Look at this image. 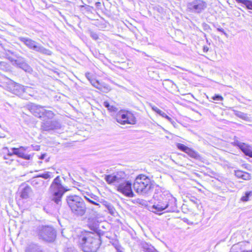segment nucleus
Wrapping results in <instances>:
<instances>
[{
	"label": "nucleus",
	"mask_w": 252,
	"mask_h": 252,
	"mask_svg": "<svg viewBox=\"0 0 252 252\" xmlns=\"http://www.w3.org/2000/svg\"><path fill=\"white\" fill-rule=\"evenodd\" d=\"M176 198L171 193L164 191L160 195L158 203L153 206L152 211L157 213L166 209H168L169 212L173 211L176 206Z\"/></svg>",
	"instance_id": "obj_1"
},
{
	"label": "nucleus",
	"mask_w": 252,
	"mask_h": 252,
	"mask_svg": "<svg viewBox=\"0 0 252 252\" xmlns=\"http://www.w3.org/2000/svg\"><path fill=\"white\" fill-rule=\"evenodd\" d=\"M94 234L85 232L79 238V244L84 252H96L99 247V240L94 237Z\"/></svg>",
	"instance_id": "obj_2"
},
{
	"label": "nucleus",
	"mask_w": 252,
	"mask_h": 252,
	"mask_svg": "<svg viewBox=\"0 0 252 252\" xmlns=\"http://www.w3.org/2000/svg\"><path fill=\"white\" fill-rule=\"evenodd\" d=\"M72 213L77 216H82L86 212V207L83 199L78 195H69L66 199Z\"/></svg>",
	"instance_id": "obj_3"
},
{
	"label": "nucleus",
	"mask_w": 252,
	"mask_h": 252,
	"mask_svg": "<svg viewBox=\"0 0 252 252\" xmlns=\"http://www.w3.org/2000/svg\"><path fill=\"white\" fill-rule=\"evenodd\" d=\"M152 184L151 180L144 175H139L133 183L134 190L139 194H145L151 190Z\"/></svg>",
	"instance_id": "obj_4"
},
{
	"label": "nucleus",
	"mask_w": 252,
	"mask_h": 252,
	"mask_svg": "<svg viewBox=\"0 0 252 252\" xmlns=\"http://www.w3.org/2000/svg\"><path fill=\"white\" fill-rule=\"evenodd\" d=\"M67 190L61 183L60 178L57 176L52 182L50 191L52 195V200L57 204H59L63 193Z\"/></svg>",
	"instance_id": "obj_5"
},
{
	"label": "nucleus",
	"mask_w": 252,
	"mask_h": 252,
	"mask_svg": "<svg viewBox=\"0 0 252 252\" xmlns=\"http://www.w3.org/2000/svg\"><path fill=\"white\" fill-rule=\"evenodd\" d=\"M118 123L122 125H134L136 123V119L134 115L128 111L122 110L118 112L116 116Z\"/></svg>",
	"instance_id": "obj_6"
},
{
	"label": "nucleus",
	"mask_w": 252,
	"mask_h": 252,
	"mask_svg": "<svg viewBox=\"0 0 252 252\" xmlns=\"http://www.w3.org/2000/svg\"><path fill=\"white\" fill-rule=\"evenodd\" d=\"M37 235L40 239L47 242L54 241L56 237L54 229L53 227L48 226L39 227Z\"/></svg>",
	"instance_id": "obj_7"
},
{
	"label": "nucleus",
	"mask_w": 252,
	"mask_h": 252,
	"mask_svg": "<svg viewBox=\"0 0 252 252\" xmlns=\"http://www.w3.org/2000/svg\"><path fill=\"white\" fill-rule=\"evenodd\" d=\"M20 40L29 48L35 51L39 52L47 55H50L51 53V51L39 45L37 43L31 39L21 37Z\"/></svg>",
	"instance_id": "obj_8"
},
{
	"label": "nucleus",
	"mask_w": 252,
	"mask_h": 252,
	"mask_svg": "<svg viewBox=\"0 0 252 252\" xmlns=\"http://www.w3.org/2000/svg\"><path fill=\"white\" fill-rule=\"evenodd\" d=\"M117 190L128 197H133L134 194L131 189V184L128 181H126L122 178V181L116 187Z\"/></svg>",
	"instance_id": "obj_9"
},
{
	"label": "nucleus",
	"mask_w": 252,
	"mask_h": 252,
	"mask_svg": "<svg viewBox=\"0 0 252 252\" xmlns=\"http://www.w3.org/2000/svg\"><path fill=\"white\" fill-rule=\"evenodd\" d=\"M9 88L13 94L18 95H22L24 93H28L30 95H32L30 94L32 90L31 87H24L15 82H12Z\"/></svg>",
	"instance_id": "obj_10"
},
{
	"label": "nucleus",
	"mask_w": 252,
	"mask_h": 252,
	"mask_svg": "<svg viewBox=\"0 0 252 252\" xmlns=\"http://www.w3.org/2000/svg\"><path fill=\"white\" fill-rule=\"evenodd\" d=\"M234 144L238 147L245 155L252 158V146L238 140L235 141Z\"/></svg>",
	"instance_id": "obj_11"
},
{
	"label": "nucleus",
	"mask_w": 252,
	"mask_h": 252,
	"mask_svg": "<svg viewBox=\"0 0 252 252\" xmlns=\"http://www.w3.org/2000/svg\"><path fill=\"white\" fill-rule=\"evenodd\" d=\"M206 7V4L202 0H195L189 5V8L194 12L199 13Z\"/></svg>",
	"instance_id": "obj_12"
},
{
	"label": "nucleus",
	"mask_w": 252,
	"mask_h": 252,
	"mask_svg": "<svg viewBox=\"0 0 252 252\" xmlns=\"http://www.w3.org/2000/svg\"><path fill=\"white\" fill-rule=\"evenodd\" d=\"M89 80L93 86L103 92L107 93L111 90V88L108 85L104 83H100L95 79L90 80L89 79Z\"/></svg>",
	"instance_id": "obj_13"
},
{
	"label": "nucleus",
	"mask_w": 252,
	"mask_h": 252,
	"mask_svg": "<svg viewBox=\"0 0 252 252\" xmlns=\"http://www.w3.org/2000/svg\"><path fill=\"white\" fill-rule=\"evenodd\" d=\"M20 197L24 199L29 198L32 194V188L27 185H22L21 186Z\"/></svg>",
	"instance_id": "obj_14"
},
{
	"label": "nucleus",
	"mask_w": 252,
	"mask_h": 252,
	"mask_svg": "<svg viewBox=\"0 0 252 252\" xmlns=\"http://www.w3.org/2000/svg\"><path fill=\"white\" fill-rule=\"evenodd\" d=\"M104 179L108 184L114 185L116 187L122 181V178L114 174L105 175Z\"/></svg>",
	"instance_id": "obj_15"
},
{
	"label": "nucleus",
	"mask_w": 252,
	"mask_h": 252,
	"mask_svg": "<svg viewBox=\"0 0 252 252\" xmlns=\"http://www.w3.org/2000/svg\"><path fill=\"white\" fill-rule=\"evenodd\" d=\"M176 146L178 149L185 152L190 157L197 158L198 156L197 153L192 149H190L181 143H177Z\"/></svg>",
	"instance_id": "obj_16"
},
{
	"label": "nucleus",
	"mask_w": 252,
	"mask_h": 252,
	"mask_svg": "<svg viewBox=\"0 0 252 252\" xmlns=\"http://www.w3.org/2000/svg\"><path fill=\"white\" fill-rule=\"evenodd\" d=\"M27 148V147H20L19 148H13L11 149L12 152L8 153V156L16 155L19 157V158H26L25 157V152Z\"/></svg>",
	"instance_id": "obj_17"
},
{
	"label": "nucleus",
	"mask_w": 252,
	"mask_h": 252,
	"mask_svg": "<svg viewBox=\"0 0 252 252\" xmlns=\"http://www.w3.org/2000/svg\"><path fill=\"white\" fill-rule=\"evenodd\" d=\"M31 184L33 187L36 189H41L43 187H46L44 181L40 178L38 176L32 179Z\"/></svg>",
	"instance_id": "obj_18"
},
{
	"label": "nucleus",
	"mask_w": 252,
	"mask_h": 252,
	"mask_svg": "<svg viewBox=\"0 0 252 252\" xmlns=\"http://www.w3.org/2000/svg\"><path fill=\"white\" fill-rule=\"evenodd\" d=\"M25 252H43L41 247L36 243H32L27 245Z\"/></svg>",
	"instance_id": "obj_19"
},
{
	"label": "nucleus",
	"mask_w": 252,
	"mask_h": 252,
	"mask_svg": "<svg viewBox=\"0 0 252 252\" xmlns=\"http://www.w3.org/2000/svg\"><path fill=\"white\" fill-rule=\"evenodd\" d=\"M32 110L33 114L40 118L43 117L45 112V109L41 106L35 105L33 106Z\"/></svg>",
	"instance_id": "obj_20"
},
{
	"label": "nucleus",
	"mask_w": 252,
	"mask_h": 252,
	"mask_svg": "<svg viewBox=\"0 0 252 252\" xmlns=\"http://www.w3.org/2000/svg\"><path fill=\"white\" fill-rule=\"evenodd\" d=\"M57 125V124L55 122L47 121L43 123L42 127L45 130H49L56 128L58 127Z\"/></svg>",
	"instance_id": "obj_21"
},
{
	"label": "nucleus",
	"mask_w": 252,
	"mask_h": 252,
	"mask_svg": "<svg viewBox=\"0 0 252 252\" xmlns=\"http://www.w3.org/2000/svg\"><path fill=\"white\" fill-rule=\"evenodd\" d=\"M9 60L13 62H14V63L17 65L19 66L20 68H22L26 71L30 72L31 70V68L29 66H28L26 63H20L18 61L16 60H13L9 58Z\"/></svg>",
	"instance_id": "obj_22"
},
{
	"label": "nucleus",
	"mask_w": 252,
	"mask_h": 252,
	"mask_svg": "<svg viewBox=\"0 0 252 252\" xmlns=\"http://www.w3.org/2000/svg\"><path fill=\"white\" fill-rule=\"evenodd\" d=\"M238 3L244 4L248 9L252 10V1L248 0H236Z\"/></svg>",
	"instance_id": "obj_23"
},
{
	"label": "nucleus",
	"mask_w": 252,
	"mask_h": 252,
	"mask_svg": "<svg viewBox=\"0 0 252 252\" xmlns=\"http://www.w3.org/2000/svg\"><path fill=\"white\" fill-rule=\"evenodd\" d=\"M252 196V191H246L245 195L241 197V200L243 202H247L249 200L250 197Z\"/></svg>",
	"instance_id": "obj_24"
},
{
	"label": "nucleus",
	"mask_w": 252,
	"mask_h": 252,
	"mask_svg": "<svg viewBox=\"0 0 252 252\" xmlns=\"http://www.w3.org/2000/svg\"><path fill=\"white\" fill-rule=\"evenodd\" d=\"M150 106L154 112L159 115L160 116L162 117L164 115V112L160 110L156 106L152 105V104H150Z\"/></svg>",
	"instance_id": "obj_25"
},
{
	"label": "nucleus",
	"mask_w": 252,
	"mask_h": 252,
	"mask_svg": "<svg viewBox=\"0 0 252 252\" xmlns=\"http://www.w3.org/2000/svg\"><path fill=\"white\" fill-rule=\"evenodd\" d=\"M103 105L108 108V110H109L110 111H116V108L112 106V105H110L109 104V103L107 102V101H104L103 102Z\"/></svg>",
	"instance_id": "obj_26"
},
{
	"label": "nucleus",
	"mask_w": 252,
	"mask_h": 252,
	"mask_svg": "<svg viewBox=\"0 0 252 252\" xmlns=\"http://www.w3.org/2000/svg\"><path fill=\"white\" fill-rule=\"evenodd\" d=\"M252 176L250 174L244 172L242 175V179L244 180H250L251 179Z\"/></svg>",
	"instance_id": "obj_27"
},
{
	"label": "nucleus",
	"mask_w": 252,
	"mask_h": 252,
	"mask_svg": "<svg viewBox=\"0 0 252 252\" xmlns=\"http://www.w3.org/2000/svg\"><path fill=\"white\" fill-rule=\"evenodd\" d=\"M212 99L216 101H222L223 100V97L219 94L215 95L212 97Z\"/></svg>",
	"instance_id": "obj_28"
},
{
	"label": "nucleus",
	"mask_w": 252,
	"mask_h": 252,
	"mask_svg": "<svg viewBox=\"0 0 252 252\" xmlns=\"http://www.w3.org/2000/svg\"><path fill=\"white\" fill-rule=\"evenodd\" d=\"M47 117L48 118H52L53 117V113L51 111H47L45 110L44 117Z\"/></svg>",
	"instance_id": "obj_29"
},
{
	"label": "nucleus",
	"mask_w": 252,
	"mask_h": 252,
	"mask_svg": "<svg viewBox=\"0 0 252 252\" xmlns=\"http://www.w3.org/2000/svg\"><path fill=\"white\" fill-rule=\"evenodd\" d=\"M237 115L239 117L241 118L242 119H243L244 120H247L248 119V118L247 115L246 114H244V113H242V112H238L237 114Z\"/></svg>",
	"instance_id": "obj_30"
},
{
	"label": "nucleus",
	"mask_w": 252,
	"mask_h": 252,
	"mask_svg": "<svg viewBox=\"0 0 252 252\" xmlns=\"http://www.w3.org/2000/svg\"><path fill=\"white\" fill-rule=\"evenodd\" d=\"M38 177L39 178L41 177V178L47 179L50 178L51 177V175H50V173H46L42 174L38 176Z\"/></svg>",
	"instance_id": "obj_31"
},
{
	"label": "nucleus",
	"mask_w": 252,
	"mask_h": 252,
	"mask_svg": "<svg viewBox=\"0 0 252 252\" xmlns=\"http://www.w3.org/2000/svg\"><path fill=\"white\" fill-rule=\"evenodd\" d=\"M244 172L242 171H237L235 172V175L236 177L239 178H242V175Z\"/></svg>",
	"instance_id": "obj_32"
},
{
	"label": "nucleus",
	"mask_w": 252,
	"mask_h": 252,
	"mask_svg": "<svg viewBox=\"0 0 252 252\" xmlns=\"http://www.w3.org/2000/svg\"><path fill=\"white\" fill-rule=\"evenodd\" d=\"M145 252H158L156 249L154 248H149L146 249Z\"/></svg>",
	"instance_id": "obj_33"
},
{
	"label": "nucleus",
	"mask_w": 252,
	"mask_h": 252,
	"mask_svg": "<svg viewBox=\"0 0 252 252\" xmlns=\"http://www.w3.org/2000/svg\"><path fill=\"white\" fill-rule=\"evenodd\" d=\"M162 117L164 118H165L168 121H171V118L170 117H169V116H168L165 113H164V115L162 116Z\"/></svg>",
	"instance_id": "obj_34"
},
{
	"label": "nucleus",
	"mask_w": 252,
	"mask_h": 252,
	"mask_svg": "<svg viewBox=\"0 0 252 252\" xmlns=\"http://www.w3.org/2000/svg\"><path fill=\"white\" fill-rule=\"evenodd\" d=\"M174 126L176 127V123L171 119V121H169Z\"/></svg>",
	"instance_id": "obj_35"
},
{
	"label": "nucleus",
	"mask_w": 252,
	"mask_h": 252,
	"mask_svg": "<svg viewBox=\"0 0 252 252\" xmlns=\"http://www.w3.org/2000/svg\"><path fill=\"white\" fill-rule=\"evenodd\" d=\"M209 50V48L207 46H205L203 48V51L204 52H207Z\"/></svg>",
	"instance_id": "obj_36"
},
{
	"label": "nucleus",
	"mask_w": 252,
	"mask_h": 252,
	"mask_svg": "<svg viewBox=\"0 0 252 252\" xmlns=\"http://www.w3.org/2000/svg\"><path fill=\"white\" fill-rule=\"evenodd\" d=\"M92 37L94 39H96L97 38V36L96 34H92Z\"/></svg>",
	"instance_id": "obj_37"
},
{
	"label": "nucleus",
	"mask_w": 252,
	"mask_h": 252,
	"mask_svg": "<svg viewBox=\"0 0 252 252\" xmlns=\"http://www.w3.org/2000/svg\"><path fill=\"white\" fill-rule=\"evenodd\" d=\"M90 202L94 204H95V205H99V204L93 201H90Z\"/></svg>",
	"instance_id": "obj_38"
},
{
	"label": "nucleus",
	"mask_w": 252,
	"mask_h": 252,
	"mask_svg": "<svg viewBox=\"0 0 252 252\" xmlns=\"http://www.w3.org/2000/svg\"><path fill=\"white\" fill-rule=\"evenodd\" d=\"M46 156V155L45 154H43L41 156V157L40 158H43L44 157Z\"/></svg>",
	"instance_id": "obj_39"
},
{
	"label": "nucleus",
	"mask_w": 252,
	"mask_h": 252,
	"mask_svg": "<svg viewBox=\"0 0 252 252\" xmlns=\"http://www.w3.org/2000/svg\"><path fill=\"white\" fill-rule=\"evenodd\" d=\"M86 199H87V200H88L90 202V201H92V200H91V199H90L89 198H87V197H86Z\"/></svg>",
	"instance_id": "obj_40"
},
{
	"label": "nucleus",
	"mask_w": 252,
	"mask_h": 252,
	"mask_svg": "<svg viewBox=\"0 0 252 252\" xmlns=\"http://www.w3.org/2000/svg\"><path fill=\"white\" fill-rule=\"evenodd\" d=\"M88 75H89V74H86V76H87V77L88 78Z\"/></svg>",
	"instance_id": "obj_41"
},
{
	"label": "nucleus",
	"mask_w": 252,
	"mask_h": 252,
	"mask_svg": "<svg viewBox=\"0 0 252 252\" xmlns=\"http://www.w3.org/2000/svg\"><path fill=\"white\" fill-rule=\"evenodd\" d=\"M191 201H192V202H194V203H195L194 200H191Z\"/></svg>",
	"instance_id": "obj_42"
},
{
	"label": "nucleus",
	"mask_w": 252,
	"mask_h": 252,
	"mask_svg": "<svg viewBox=\"0 0 252 252\" xmlns=\"http://www.w3.org/2000/svg\"><path fill=\"white\" fill-rule=\"evenodd\" d=\"M252 252V251H249V252Z\"/></svg>",
	"instance_id": "obj_43"
}]
</instances>
